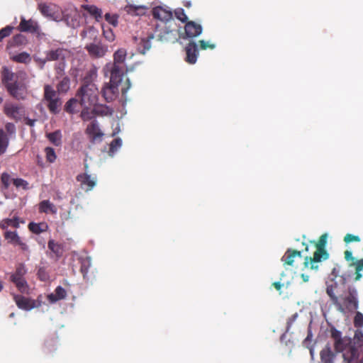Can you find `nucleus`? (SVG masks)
Here are the masks:
<instances>
[{"mask_svg": "<svg viewBox=\"0 0 363 363\" xmlns=\"http://www.w3.org/2000/svg\"><path fill=\"white\" fill-rule=\"evenodd\" d=\"M127 55V52L125 49L121 48L116 50L113 54V63L118 65H123Z\"/></svg>", "mask_w": 363, "mask_h": 363, "instance_id": "35", "label": "nucleus"}, {"mask_svg": "<svg viewBox=\"0 0 363 363\" xmlns=\"http://www.w3.org/2000/svg\"><path fill=\"white\" fill-rule=\"evenodd\" d=\"M122 145V140L120 138H115L110 144L109 153L114 154Z\"/></svg>", "mask_w": 363, "mask_h": 363, "instance_id": "44", "label": "nucleus"}, {"mask_svg": "<svg viewBox=\"0 0 363 363\" xmlns=\"http://www.w3.org/2000/svg\"><path fill=\"white\" fill-rule=\"evenodd\" d=\"M13 184L16 187H23V189H28V182L21 178L13 179Z\"/></svg>", "mask_w": 363, "mask_h": 363, "instance_id": "53", "label": "nucleus"}, {"mask_svg": "<svg viewBox=\"0 0 363 363\" xmlns=\"http://www.w3.org/2000/svg\"><path fill=\"white\" fill-rule=\"evenodd\" d=\"M361 240L360 238L358 235H354L352 234L347 233L344 237V242L345 243H350L352 242H359Z\"/></svg>", "mask_w": 363, "mask_h": 363, "instance_id": "56", "label": "nucleus"}, {"mask_svg": "<svg viewBox=\"0 0 363 363\" xmlns=\"http://www.w3.org/2000/svg\"><path fill=\"white\" fill-rule=\"evenodd\" d=\"M6 89L11 97L18 101L26 100L28 95V86L23 79L9 85Z\"/></svg>", "mask_w": 363, "mask_h": 363, "instance_id": "8", "label": "nucleus"}, {"mask_svg": "<svg viewBox=\"0 0 363 363\" xmlns=\"http://www.w3.org/2000/svg\"><path fill=\"white\" fill-rule=\"evenodd\" d=\"M315 246V251L313 257H306L303 265L306 268L317 270L319 268L318 263L326 260L329 257V253L325 250L327 244V234L322 235L318 242L312 241Z\"/></svg>", "mask_w": 363, "mask_h": 363, "instance_id": "3", "label": "nucleus"}, {"mask_svg": "<svg viewBox=\"0 0 363 363\" xmlns=\"http://www.w3.org/2000/svg\"><path fill=\"white\" fill-rule=\"evenodd\" d=\"M118 85V84L110 83V84H106L104 86L101 93L107 102L112 101L116 97Z\"/></svg>", "mask_w": 363, "mask_h": 363, "instance_id": "22", "label": "nucleus"}, {"mask_svg": "<svg viewBox=\"0 0 363 363\" xmlns=\"http://www.w3.org/2000/svg\"><path fill=\"white\" fill-rule=\"evenodd\" d=\"M344 255H345V259L347 262H351L350 263H349V267H354L355 268V265H351L352 264L356 262L358 259H356L353 256H352V253L351 251L350 250H346L345 252H344Z\"/></svg>", "mask_w": 363, "mask_h": 363, "instance_id": "55", "label": "nucleus"}, {"mask_svg": "<svg viewBox=\"0 0 363 363\" xmlns=\"http://www.w3.org/2000/svg\"><path fill=\"white\" fill-rule=\"evenodd\" d=\"M39 26L35 21L32 19L26 20L24 18H21L18 30L21 32H28L35 33L38 31Z\"/></svg>", "mask_w": 363, "mask_h": 363, "instance_id": "20", "label": "nucleus"}, {"mask_svg": "<svg viewBox=\"0 0 363 363\" xmlns=\"http://www.w3.org/2000/svg\"><path fill=\"white\" fill-rule=\"evenodd\" d=\"M103 35L104 38L109 42H112L115 39V35L110 28H106L103 26Z\"/></svg>", "mask_w": 363, "mask_h": 363, "instance_id": "50", "label": "nucleus"}, {"mask_svg": "<svg viewBox=\"0 0 363 363\" xmlns=\"http://www.w3.org/2000/svg\"><path fill=\"white\" fill-rule=\"evenodd\" d=\"M47 138L55 146H59L62 143V135L60 130H56L47 134Z\"/></svg>", "mask_w": 363, "mask_h": 363, "instance_id": "37", "label": "nucleus"}, {"mask_svg": "<svg viewBox=\"0 0 363 363\" xmlns=\"http://www.w3.org/2000/svg\"><path fill=\"white\" fill-rule=\"evenodd\" d=\"M4 238L6 240H9L10 242L17 245L20 242V237L18 235L16 231H6L4 233Z\"/></svg>", "mask_w": 363, "mask_h": 363, "instance_id": "42", "label": "nucleus"}, {"mask_svg": "<svg viewBox=\"0 0 363 363\" xmlns=\"http://www.w3.org/2000/svg\"><path fill=\"white\" fill-rule=\"evenodd\" d=\"M17 245L21 247V250L24 251L28 250V246L25 242H23L21 240H20V242H18Z\"/></svg>", "mask_w": 363, "mask_h": 363, "instance_id": "62", "label": "nucleus"}, {"mask_svg": "<svg viewBox=\"0 0 363 363\" xmlns=\"http://www.w3.org/2000/svg\"><path fill=\"white\" fill-rule=\"evenodd\" d=\"M65 50L63 48H57L55 50H51L46 52L45 60L46 61H56L63 60L65 56Z\"/></svg>", "mask_w": 363, "mask_h": 363, "instance_id": "25", "label": "nucleus"}, {"mask_svg": "<svg viewBox=\"0 0 363 363\" xmlns=\"http://www.w3.org/2000/svg\"><path fill=\"white\" fill-rule=\"evenodd\" d=\"M152 13L154 18L161 21V23H166L172 18V12L160 6L153 8Z\"/></svg>", "mask_w": 363, "mask_h": 363, "instance_id": "19", "label": "nucleus"}, {"mask_svg": "<svg viewBox=\"0 0 363 363\" xmlns=\"http://www.w3.org/2000/svg\"><path fill=\"white\" fill-rule=\"evenodd\" d=\"M13 30V27L11 26H6L0 30V42L3 40L4 38L9 36Z\"/></svg>", "mask_w": 363, "mask_h": 363, "instance_id": "49", "label": "nucleus"}, {"mask_svg": "<svg viewBox=\"0 0 363 363\" xmlns=\"http://www.w3.org/2000/svg\"><path fill=\"white\" fill-rule=\"evenodd\" d=\"M26 74L23 72H13L7 67H3L1 72V82L5 88H8L9 85L13 84L21 79H25Z\"/></svg>", "mask_w": 363, "mask_h": 363, "instance_id": "10", "label": "nucleus"}, {"mask_svg": "<svg viewBox=\"0 0 363 363\" xmlns=\"http://www.w3.org/2000/svg\"><path fill=\"white\" fill-rule=\"evenodd\" d=\"M5 128L6 131L10 134L15 133L16 132L15 125L12 123H7L5 125Z\"/></svg>", "mask_w": 363, "mask_h": 363, "instance_id": "59", "label": "nucleus"}, {"mask_svg": "<svg viewBox=\"0 0 363 363\" xmlns=\"http://www.w3.org/2000/svg\"><path fill=\"white\" fill-rule=\"evenodd\" d=\"M48 249L53 254L57 259L61 257L63 255L64 248L62 245L55 242L53 240H50L48 243Z\"/></svg>", "mask_w": 363, "mask_h": 363, "instance_id": "27", "label": "nucleus"}, {"mask_svg": "<svg viewBox=\"0 0 363 363\" xmlns=\"http://www.w3.org/2000/svg\"><path fill=\"white\" fill-rule=\"evenodd\" d=\"M105 19L106 21L111 25H112L114 27H116L118 26V16L114 14H111L109 13H107L105 14Z\"/></svg>", "mask_w": 363, "mask_h": 363, "instance_id": "51", "label": "nucleus"}, {"mask_svg": "<svg viewBox=\"0 0 363 363\" xmlns=\"http://www.w3.org/2000/svg\"><path fill=\"white\" fill-rule=\"evenodd\" d=\"M6 223L9 226L14 228H17L18 226V223L16 219H6Z\"/></svg>", "mask_w": 363, "mask_h": 363, "instance_id": "61", "label": "nucleus"}, {"mask_svg": "<svg viewBox=\"0 0 363 363\" xmlns=\"http://www.w3.org/2000/svg\"><path fill=\"white\" fill-rule=\"evenodd\" d=\"M95 115L98 116H111L113 109L104 105L96 106L94 108Z\"/></svg>", "mask_w": 363, "mask_h": 363, "instance_id": "38", "label": "nucleus"}, {"mask_svg": "<svg viewBox=\"0 0 363 363\" xmlns=\"http://www.w3.org/2000/svg\"><path fill=\"white\" fill-rule=\"evenodd\" d=\"M106 69L110 72V83L119 84L124 74V65L118 64H109Z\"/></svg>", "mask_w": 363, "mask_h": 363, "instance_id": "13", "label": "nucleus"}, {"mask_svg": "<svg viewBox=\"0 0 363 363\" xmlns=\"http://www.w3.org/2000/svg\"><path fill=\"white\" fill-rule=\"evenodd\" d=\"M351 265H355L354 281H357L362 277L361 272L363 270V258L357 260Z\"/></svg>", "mask_w": 363, "mask_h": 363, "instance_id": "39", "label": "nucleus"}, {"mask_svg": "<svg viewBox=\"0 0 363 363\" xmlns=\"http://www.w3.org/2000/svg\"><path fill=\"white\" fill-rule=\"evenodd\" d=\"M83 9L90 16L94 17L96 21H100L102 18V11L94 5H84Z\"/></svg>", "mask_w": 363, "mask_h": 363, "instance_id": "29", "label": "nucleus"}, {"mask_svg": "<svg viewBox=\"0 0 363 363\" xmlns=\"http://www.w3.org/2000/svg\"><path fill=\"white\" fill-rule=\"evenodd\" d=\"M340 267L337 265L333 269L331 272V275L334 277L335 281L328 285L326 292L336 308L340 312H344L345 308H343L339 299V296H340L344 291L345 284L350 275L346 274H340Z\"/></svg>", "mask_w": 363, "mask_h": 363, "instance_id": "2", "label": "nucleus"}, {"mask_svg": "<svg viewBox=\"0 0 363 363\" xmlns=\"http://www.w3.org/2000/svg\"><path fill=\"white\" fill-rule=\"evenodd\" d=\"M90 107L91 106L84 107L81 112L80 116L84 121H88L96 116L94 109L91 111L89 109Z\"/></svg>", "mask_w": 363, "mask_h": 363, "instance_id": "40", "label": "nucleus"}, {"mask_svg": "<svg viewBox=\"0 0 363 363\" xmlns=\"http://www.w3.org/2000/svg\"><path fill=\"white\" fill-rule=\"evenodd\" d=\"M342 306L350 311H355L359 307L358 293L354 286H348L347 294L342 298Z\"/></svg>", "mask_w": 363, "mask_h": 363, "instance_id": "9", "label": "nucleus"}, {"mask_svg": "<svg viewBox=\"0 0 363 363\" xmlns=\"http://www.w3.org/2000/svg\"><path fill=\"white\" fill-rule=\"evenodd\" d=\"M39 211L40 213H55L57 209L53 203L48 200H43L39 203Z\"/></svg>", "mask_w": 363, "mask_h": 363, "instance_id": "31", "label": "nucleus"}, {"mask_svg": "<svg viewBox=\"0 0 363 363\" xmlns=\"http://www.w3.org/2000/svg\"><path fill=\"white\" fill-rule=\"evenodd\" d=\"M86 134L89 136L90 141L93 143L97 141H101L104 133L99 127L96 120L92 121L86 127Z\"/></svg>", "mask_w": 363, "mask_h": 363, "instance_id": "14", "label": "nucleus"}, {"mask_svg": "<svg viewBox=\"0 0 363 363\" xmlns=\"http://www.w3.org/2000/svg\"><path fill=\"white\" fill-rule=\"evenodd\" d=\"M70 88V79L68 77H63L57 84V94H65Z\"/></svg>", "mask_w": 363, "mask_h": 363, "instance_id": "32", "label": "nucleus"}, {"mask_svg": "<svg viewBox=\"0 0 363 363\" xmlns=\"http://www.w3.org/2000/svg\"><path fill=\"white\" fill-rule=\"evenodd\" d=\"M296 315H293L291 318H290L289 319V320L287 321V330H289V328L291 327V324H292V322L294 321V320L296 318Z\"/></svg>", "mask_w": 363, "mask_h": 363, "instance_id": "64", "label": "nucleus"}, {"mask_svg": "<svg viewBox=\"0 0 363 363\" xmlns=\"http://www.w3.org/2000/svg\"><path fill=\"white\" fill-rule=\"evenodd\" d=\"M4 113L7 117L18 121L24 116L25 111L21 105L6 102L4 106Z\"/></svg>", "mask_w": 363, "mask_h": 363, "instance_id": "12", "label": "nucleus"}, {"mask_svg": "<svg viewBox=\"0 0 363 363\" xmlns=\"http://www.w3.org/2000/svg\"><path fill=\"white\" fill-rule=\"evenodd\" d=\"M1 181L5 189H8L11 181V176L8 173L4 172L1 176Z\"/></svg>", "mask_w": 363, "mask_h": 363, "instance_id": "54", "label": "nucleus"}, {"mask_svg": "<svg viewBox=\"0 0 363 363\" xmlns=\"http://www.w3.org/2000/svg\"><path fill=\"white\" fill-rule=\"evenodd\" d=\"M80 272L83 275L84 279L87 281L91 280L93 277L89 274V270L91 266V261L89 257H86L80 259Z\"/></svg>", "mask_w": 363, "mask_h": 363, "instance_id": "24", "label": "nucleus"}, {"mask_svg": "<svg viewBox=\"0 0 363 363\" xmlns=\"http://www.w3.org/2000/svg\"><path fill=\"white\" fill-rule=\"evenodd\" d=\"M38 276L41 281H46L48 279V275L43 268L38 269Z\"/></svg>", "mask_w": 363, "mask_h": 363, "instance_id": "58", "label": "nucleus"}, {"mask_svg": "<svg viewBox=\"0 0 363 363\" xmlns=\"http://www.w3.org/2000/svg\"><path fill=\"white\" fill-rule=\"evenodd\" d=\"M27 42V39L25 35L22 34H17L12 38L11 45L18 46L25 45Z\"/></svg>", "mask_w": 363, "mask_h": 363, "instance_id": "43", "label": "nucleus"}, {"mask_svg": "<svg viewBox=\"0 0 363 363\" xmlns=\"http://www.w3.org/2000/svg\"><path fill=\"white\" fill-rule=\"evenodd\" d=\"M98 89L96 85H82L78 89L77 96L84 107L95 106L98 101Z\"/></svg>", "mask_w": 363, "mask_h": 363, "instance_id": "4", "label": "nucleus"}, {"mask_svg": "<svg viewBox=\"0 0 363 363\" xmlns=\"http://www.w3.org/2000/svg\"><path fill=\"white\" fill-rule=\"evenodd\" d=\"M302 252L296 250L288 249L284 255L281 258V261L284 265L293 266L294 260L296 257L301 258Z\"/></svg>", "mask_w": 363, "mask_h": 363, "instance_id": "21", "label": "nucleus"}, {"mask_svg": "<svg viewBox=\"0 0 363 363\" xmlns=\"http://www.w3.org/2000/svg\"><path fill=\"white\" fill-rule=\"evenodd\" d=\"M13 298L18 308L24 311H30L39 306V304H36L35 300L26 298L22 295L13 294Z\"/></svg>", "mask_w": 363, "mask_h": 363, "instance_id": "16", "label": "nucleus"}, {"mask_svg": "<svg viewBox=\"0 0 363 363\" xmlns=\"http://www.w3.org/2000/svg\"><path fill=\"white\" fill-rule=\"evenodd\" d=\"M202 26L194 21H189L184 26V34L182 36L183 39L194 38L202 33Z\"/></svg>", "mask_w": 363, "mask_h": 363, "instance_id": "15", "label": "nucleus"}, {"mask_svg": "<svg viewBox=\"0 0 363 363\" xmlns=\"http://www.w3.org/2000/svg\"><path fill=\"white\" fill-rule=\"evenodd\" d=\"M9 140L7 135L0 129V156L4 155L9 146Z\"/></svg>", "mask_w": 363, "mask_h": 363, "instance_id": "36", "label": "nucleus"}, {"mask_svg": "<svg viewBox=\"0 0 363 363\" xmlns=\"http://www.w3.org/2000/svg\"><path fill=\"white\" fill-rule=\"evenodd\" d=\"M43 100L51 113L57 114L60 112L62 101L57 96V91L50 84H45L43 87Z\"/></svg>", "mask_w": 363, "mask_h": 363, "instance_id": "6", "label": "nucleus"}, {"mask_svg": "<svg viewBox=\"0 0 363 363\" xmlns=\"http://www.w3.org/2000/svg\"><path fill=\"white\" fill-rule=\"evenodd\" d=\"M185 60L189 64H195L199 55L198 45L194 41L189 42L185 47Z\"/></svg>", "mask_w": 363, "mask_h": 363, "instance_id": "18", "label": "nucleus"}, {"mask_svg": "<svg viewBox=\"0 0 363 363\" xmlns=\"http://www.w3.org/2000/svg\"><path fill=\"white\" fill-rule=\"evenodd\" d=\"M84 48L87 51L89 55L91 58L95 59L103 57L108 50L107 46L104 45L100 40L96 38L94 39L93 43L86 44Z\"/></svg>", "mask_w": 363, "mask_h": 363, "instance_id": "11", "label": "nucleus"}, {"mask_svg": "<svg viewBox=\"0 0 363 363\" xmlns=\"http://www.w3.org/2000/svg\"><path fill=\"white\" fill-rule=\"evenodd\" d=\"M64 67H65V63L64 62H61V63L59 64L58 66H57L55 67L57 77H58L59 76H62L63 75V74H64L63 73Z\"/></svg>", "mask_w": 363, "mask_h": 363, "instance_id": "60", "label": "nucleus"}, {"mask_svg": "<svg viewBox=\"0 0 363 363\" xmlns=\"http://www.w3.org/2000/svg\"><path fill=\"white\" fill-rule=\"evenodd\" d=\"M97 77V68L96 67H92L89 69H88L82 79V85H96L94 84V80Z\"/></svg>", "mask_w": 363, "mask_h": 363, "instance_id": "26", "label": "nucleus"}, {"mask_svg": "<svg viewBox=\"0 0 363 363\" xmlns=\"http://www.w3.org/2000/svg\"><path fill=\"white\" fill-rule=\"evenodd\" d=\"M76 179L80 183L81 188L85 191H91L96 184V178L86 173L78 174Z\"/></svg>", "mask_w": 363, "mask_h": 363, "instance_id": "17", "label": "nucleus"}, {"mask_svg": "<svg viewBox=\"0 0 363 363\" xmlns=\"http://www.w3.org/2000/svg\"><path fill=\"white\" fill-rule=\"evenodd\" d=\"M67 292L64 288L59 286L55 290V294H50L48 296V299L51 303H55L59 300L65 298Z\"/></svg>", "mask_w": 363, "mask_h": 363, "instance_id": "28", "label": "nucleus"}, {"mask_svg": "<svg viewBox=\"0 0 363 363\" xmlns=\"http://www.w3.org/2000/svg\"><path fill=\"white\" fill-rule=\"evenodd\" d=\"M331 337L334 340L336 352H342L345 361H354L363 358V333L357 330L353 339L342 337L340 331L335 328L330 330Z\"/></svg>", "mask_w": 363, "mask_h": 363, "instance_id": "1", "label": "nucleus"}, {"mask_svg": "<svg viewBox=\"0 0 363 363\" xmlns=\"http://www.w3.org/2000/svg\"><path fill=\"white\" fill-rule=\"evenodd\" d=\"M26 269L24 264H19L13 273L10 276V281L13 283L18 290L22 294H28L29 286L24 277Z\"/></svg>", "mask_w": 363, "mask_h": 363, "instance_id": "7", "label": "nucleus"}, {"mask_svg": "<svg viewBox=\"0 0 363 363\" xmlns=\"http://www.w3.org/2000/svg\"><path fill=\"white\" fill-rule=\"evenodd\" d=\"M146 9L145 6L128 4L124 7V11L131 16H140L145 13Z\"/></svg>", "mask_w": 363, "mask_h": 363, "instance_id": "30", "label": "nucleus"}, {"mask_svg": "<svg viewBox=\"0 0 363 363\" xmlns=\"http://www.w3.org/2000/svg\"><path fill=\"white\" fill-rule=\"evenodd\" d=\"M272 285L274 286V287L277 290V291H280L281 289L282 288V286H284L283 284H281V282L279 281H276V282H274L272 284Z\"/></svg>", "mask_w": 363, "mask_h": 363, "instance_id": "63", "label": "nucleus"}, {"mask_svg": "<svg viewBox=\"0 0 363 363\" xmlns=\"http://www.w3.org/2000/svg\"><path fill=\"white\" fill-rule=\"evenodd\" d=\"M46 160L48 162L52 163L55 161L57 156L55 150L52 147H47L45 149Z\"/></svg>", "mask_w": 363, "mask_h": 363, "instance_id": "45", "label": "nucleus"}, {"mask_svg": "<svg viewBox=\"0 0 363 363\" xmlns=\"http://www.w3.org/2000/svg\"><path fill=\"white\" fill-rule=\"evenodd\" d=\"M178 31L170 29L167 23H157L155 26L154 33L150 35V38H156L162 43H175L178 40Z\"/></svg>", "mask_w": 363, "mask_h": 363, "instance_id": "5", "label": "nucleus"}, {"mask_svg": "<svg viewBox=\"0 0 363 363\" xmlns=\"http://www.w3.org/2000/svg\"><path fill=\"white\" fill-rule=\"evenodd\" d=\"M152 38H150V35L146 38L140 39V42L138 43V50L141 54H145L147 51H148L151 48L150 40Z\"/></svg>", "mask_w": 363, "mask_h": 363, "instance_id": "33", "label": "nucleus"}, {"mask_svg": "<svg viewBox=\"0 0 363 363\" xmlns=\"http://www.w3.org/2000/svg\"><path fill=\"white\" fill-rule=\"evenodd\" d=\"M335 356L329 344L326 345L320 352L321 363H335Z\"/></svg>", "mask_w": 363, "mask_h": 363, "instance_id": "23", "label": "nucleus"}, {"mask_svg": "<svg viewBox=\"0 0 363 363\" xmlns=\"http://www.w3.org/2000/svg\"><path fill=\"white\" fill-rule=\"evenodd\" d=\"M78 103V100L74 99V98H72L70 99L69 100H68L65 105V111L68 113H74L75 112V107L77 106Z\"/></svg>", "mask_w": 363, "mask_h": 363, "instance_id": "41", "label": "nucleus"}, {"mask_svg": "<svg viewBox=\"0 0 363 363\" xmlns=\"http://www.w3.org/2000/svg\"><path fill=\"white\" fill-rule=\"evenodd\" d=\"M28 228L32 233L35 234H40L45 232L48 230V226L45 223H30L28 224Z\"/></svg>", "mask_w": 363, "mask_h": 363, "instance_id": "34", "label": "nucleus"}, {"mask_svg": "<svg viewBox=\"0 0 363 363\" xmlns=\"http://www.w3.org/2000/svg\"><path fill=\"white\" fill-rule=\"evenodd\" d=\"M13 60L15 62H21V63H28L30 61V55L27 52H21L13 57Z\"/></svg>", "mask_w": 363, "mask_h": 363, "instance_id": "46", "label": "nucleus"}, {"mask_svg": "<svg viewBox=\"0 0 363 363\" xmlns=\"http://www.w3.org/2000/svg\"><path fill=\"white\" fill-rule=\"evenodd\" d=\"M354 325L355 328H359L363 326V314L357 311L354 318Z\"/></svg>", "mask_w": 363, "mask_h": 363, "instance_id": "52", "label": "nucleus"}, {"mask_svg": "<svg viewBox=\"0 0 363 363\" xmlns=\"http://www.w3.org/2000/svg\"><path fill=\"white\" fill-rule=\"evenodd\" d=\"M199 44L200 48L201 50H206L207 48L213 50V49H214L216 48L215 44L210 43L206 42V41H205L203 40H199Z\"/></svg>", "mask_w": 363, "mask_h": 363, "instance_id": "57", "label": "nucleus"}, {"mask_svg": "<svg viewBox=\"0 0 363 363\" xmlns=\"http://www.w3.org/2000/svg\"><path fill=\"white\" fill-rule=\"evenodd\" d=\"M174 15L176 18L182 23L188 22V17L186 15L184 10L182 8H178L174 10Z\"/></svg>", "mask_w": 363, "mask_h": 363, "instance_id": "48", "label": "nucleus"}, {"mask_svg": "<svg viewBox=\"0 0 363 363\" xmlns=\"http://www.w3.org/2000/svg\"><path fill=\"white\" fill-rule=\"evenodd\" d=\"M38 9L41 13L45 16L52 17L53 12L50 6L45 4H40L38 6Z\"/></svg>", "mask_w": 363, "mask_h": 363, "instance_id": "47", "label": "nucleus"}]
</instances>
